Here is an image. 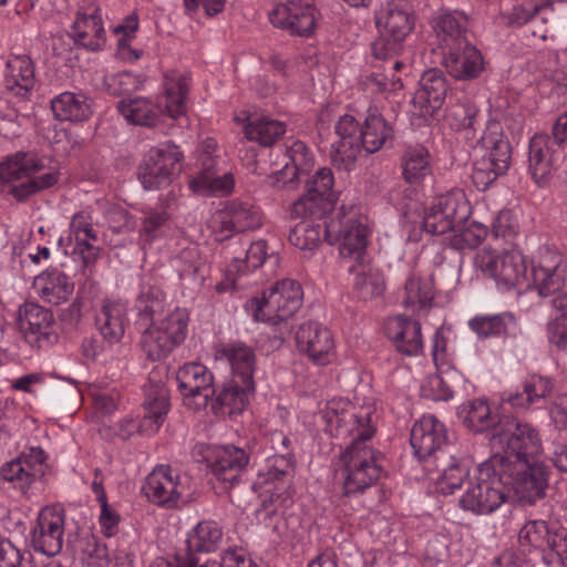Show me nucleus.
<instances>
[{"mask_svg": "<svg viewBox=\"0 0 567 567\" xmlns=\"http://www.w3.org/2000/svg\"><path fill=\"white\" fill-rule=\"evenodd\" d=\"M372 416L370 406L355 408L341 399L329 401L322 412L326 430L331 436L352 439L341 456L346 495L362 493L381 475L380 453L367 444L375 433Z\"/></svg>", "mask_w": 567, "mask_h": 567, "instance_id": "1", "label": "nucleus"}, {"mask_svg": "<svg viewBox=\"0 0 567 567\" xmlns=\"http://www.w3.org/2000/svg\"><path fill=\"white\" fill-rule=\"evenodd\" d=\"M339 141L332 144L331 158L334 165L351 169L361 150L374 153L393 137V128L375 105H370L360 123L353 115L344 114L334 125Z\"/></svg>", "mask_w": 567, "mask_h": 567, "instance_id": "2", "label": "nucleus"}, {"mask_svg": "<svg viewBox=\"0 0 567 567\" xmlns=\"http://www.w3.org/2000/svg\"><path fill=\"white\" fill-rule=\"evenodd\" d=\"M44 168L42 159L32 152L17 151L0 159V193L19 203L52 188L60 179L56 169L40 174Z\"/></svg>", "mask_w": 567, "mask_h": 567, "instance_id": "3", "label": "nucleus"}, {"mask_svg": "<svg viewBox=\"0 0 567 567\" xmlns=\"http://www.w3.org/2000/svg\"><path fill=\"white\" fill-rule=\"evenodd\" d=\"M163 87L159 105L148 97L137 96L118 101L117 111L128 123L147 127L157 123L161 113L172 118L184 115L189 78L175 71L168 72L164 78Z\"/></svg>", "mask_w": 567, "mask_h": 567, "instance_id": "4", "label": "nucleus"}, {"mask_svg": "<svg viewBox=\"0 0 567 567\" xmlns=\"http://www.w3.org/2000/svg\"><path fill=\"white\" fill-rule=\"evenodd\" d=\"M371 229L368 217L355 204H342L326 223V238L338 245L342 260L359 264L369 260L367 247Z\"/></svg>", "mask_w": 567, "mask_h": 567, "instance_id": "5", "label": "nucleus"}, {"mask_svg": "<svg viewBox=\"0 0 567 567\" xmlns=\"http://www.w3.org/2000/svg\"><path fill=\"white\" fill-rule=\"evenodd\" d=\"M489 445L492 455H499L520 467L539 461L543 453L539 431L530 423L517 419L499 420L492 431Z\"/></svg>", "mask_w": 567, "mask_h": 567, "instance_id": "6", "label": "nucleus"}, {"mask_svg": "<svg viewBox=\"0 0 567 567\" xmlns=\"http://www.w3.org/2000/svg\"><path fill=\"white\" fill-rule=\"evenodd\" d=\"M504 461L499 455H491L481 463L470 477L465 493L460 498L464 511L476 515H487L495 512L505 502V483L501 476Z\"/></svg>", "mask_w": 567, "mask_h": 567, "instance_id": "7", "label": "nucleus"}, {"mask_svg": "<svg viewBox=\"0 0 567 567\" xmlns=\"http://www.w3.org/2000/svg\"><path fill=\"white\" fill-rule=\"evenodd\" d=\"M374 21L380 35L372 44L373 56L381 61L396 58L415 27L412 7L405 0H391L375 12Z\"/></svg>", "mask_w": 567, "mask_h": 567, "instance_id": "8", "label": "nucleus"}, {"mask_svg": "<svg viewBox=\"0 0 567 567\" xmlns=\"http://www.w3.org/2000/svg\"><path fill=\"white\" fill-rule=\"evenodd\" d=\"M303 302L301 285L290 278L281 279L251 298L246 308L255 321L276 326L293 317Z\"/></svg>", "mask_w": 567, "mask_h": 567, "instance_id": "9", "label": "nucleus"}, {"mask_svg": "<svg viewBox=\"0 0 567 567\" xmlns=\"http://www.w3.org/2000/svg\"><path fill=\"white\" fill-rule=\"evenodd\" d=\"M189 313L175 307L165 316L147 326L141 333V347L152 361L165 359L181 346L188 333Z\"/></svg>", "mask_w": 567, "mask_h": 567, "instance_id": "10", "label": "nucleus"}, {"mask_svg": "<svg viewBox=\"0 0 567 567\" xmlns=\"http://www.w3.org/2000/svg\"><path fill=\"white\" fill-rule=\"evenodd\" d=\"M184 155L171 142L161 143L145 154L138 166V181L146 190L159 189L172 184L182 171Z\"/></svg>", "mask_w": 567, "mask_h": 567, "instance_id": "11", "label": "nucleus"}, {"mask_svg": "<svg viewBox=\"0 0 567 567\" xmlns=\"http://www.w3.org/2000/svg\"><path fill=\"white\" fill-rule=\"evenodd\" d=\"M470 205L460 189L435 197L424 209L423 228L432 235L454 230L467 219Z\"/></svg>", "mask_w": 567, "mask_h": 567, "instance_id": "12", "label": "nucleus"}, {"mask_svg": "<svg viewBox=\"0 0 567 567\" xmlns=\"http://www.w3.org/2000/svg\"><path fill=\"white\" fill-rule=\"evenodd\" d=\"M142 491L153 504L176 508L189 501V480L168 465H158L147 475Z\"/></svg>", "mask_w": 567, "mask_h": 567, "instance_id": "13", "label": "nucleus"}, {"mask_svg": "<svg viewBox=\"0 0 567 567\" xmlns=\"http://www.w3.org/2000/svg\"><path fill=\"white\" fill-rule=\"evenodd\" d=\"M262 221V213L259 207L249 203L230 200L212 215L208 227L216 240H224L230 238L235 233L258 229Z\"/></svg>", "mask_w": 567, "mask_h": 567, "instance_id": "14", "label": "nucleus"}, {"mask_svg": "<svg viewBox=\"0 0 567 567\" xmlns=\"http://www.w3.org/2000/svg\"><path fill=\"white\" fill-rule=\"evenodd\" d=\"M504 471L501 476L505 486L512 488L518 501L524 505H533L545 496L548 485L546 467L539 461L527 463L526 467L518 464H511V461L503 458Z\"/></svg>", "mask_w": 567, "mask_h": 567, "instance_id": "15", "label": "nucleus"}, {"mask_svg": "<svg viewBox=\"0 0 567 567\" xmlns=\"http://www.w3.org/2000/svg\"><path fill=\"white\" fill-rule=\"evenodd\" d=\"M318 18V10L307 0H280L269 12L274 27L298 37L311 35Z\"/></svg>", "mask_w": 567, "mask_h": 567, "instance_id": "16", "label": "nucleus"}, {"mask_svg": "<svg viewBox=\"0 0 567 567\" xmlns=\"http://www.w3.org/2000/svg\"><path fill=\"white\" fill-rule=\"evenodd\" d=\"M45 453L41 447L32 446L18 457L0 467V476L23 495H29L32 484L43 475Z\"/></svg>", "mask_w": 567, "mask_h": 567, "instance_id": "17", "label": "nucleus"}, {"mask_svg": "<svg viewBox=\"0 0 567 567\" xmlns=\"http://www.w3.org/2000/svg\"><path fill=\"white\" fill-rule=\"evenodd\" d=\"M295 340L298 350L316 364L326 365L336 358L332 333L319 322L301 323L296 331Z\"/></svg>", "mask_w": 567, "mask_h": 567, "instance_id": "18", "label": "nucleus"}, {"mask_svg": "<svg viewBox=\"0 0 567 567\" xmlns=\"http://www.w3.org/2000/svg\"><path fill=\"white\" fill-rule=\"evenodd\" d=\"M333 174L330 168H320L307 184L306 194L292 205L296 216L315 215L329 210L337 200L333 190Z\"/></svg>", "mask_w": 567, "mask_h": 567, "instance_id": "19", "label": "nucleus"}, {"mask_svg": "<svg viewBox=\"0 0 567 567\" xmlns=\"http://www.w3.org/2000/svg\"><path fill=\"white\" fill-rule=\"evenodd\" d=\"M566 271L567 267L559 251L540 247L533 265V285L540 296H550L565 285Z\"/></svg>", "mask_w": 567, "mask_h": 567, "instance_id": "20", "label": "nucleus"}, {"mask_svg": "<svg viewBox=\"0 0 567 567\" xmlns=\"http://www.w3.org/2000/svg\"><path fill=\"white\" fill-rule=\"evenodd\" d=\"M52 324L53 316L48 309L33 302H25L20 307L18 326L30 346L44 348L55 343L58 336L53 332Z\"/></svg>", "mask_w": 567, "mask_h": 567, "instance_id": "21", "label": "nucleus"}, {"mask_svg": "<svg viewBox=\"0 0 567 567\" xmlns=\"http://www.w3.org/2000/svg\"><path fill=\"white\" fill-rule=\"evenodd\" d=\"M64 512L60 508L44 507L33 527L31 542L34 550L47 556H55L63 547Z\"/></svg>", "mask_w": 567, "mask_h": 567, "instance_id": "22", "label": "nucleus"}, {"mask_svg": "<svg viewBox=\"0 0 567 567\" xmlns=\"http://www.w3.org/2000/svg\"><path fill=\"white\" fill-rule=\"evenodd\" d=\"M176 381L187 405L192 404V400H197L196 408H204L215 393L213 373L200 362L182 365L176 373Z\"/></svg>", "mask_w": 567, "mask_h": 567, "instance_id": "23", "label": "nucleus"}, {"mask_svg": "<svg viewBox=\"0 0 567 567\" xmlns=\"http://www.w3.org/2000/svg\"><path fill=\"white\" fill-rule=\"evenodd\" d=\"M75 43L90 50H100L105 43L101 10L93 0H83L71 25Z\"/></svg>", "mask_w": 567, "mask_h": 567, "instance_id": "24", "label": "nucleus"}, {"mask_svg": "<svg viewBox=\"0 0 567 567\" xmlns=\"http://www.w3.org/2000/svg\"><path fill=\"white\" fill-rule=\"evenodd\" d=\"M35 66L28 55H10L3 72L6 94L18 101L30 100L35 89Z\"/></svg>", "mask_w": 567, "mask_h": 567, "instance_id": "25", "label": "nucleus"}, {"mask_svg": "<svg viewBox=\"0 0 567 567\" xmlns=\"http://www.w3.org/2000/svg\"><path fill=\"white\" fill-rule=\"evenodd\" d=\"M410 442L414 455L424 461L446 445V427L434 415H423L412 426Z\"/></svg>", "mask_w": 567, "mask_h": 567, "instance_id": "26", "label": "nucleus"}, {"mask_svg": "<svg viewBox=\"0 0 567 567\" xmlns=\"http://www.w3.org/2000/svg\"><path fill=\"white\" fill-rule=\"evenodd\" d=\"M443 65L446 72L460 81L476 79L484 70L481 51L470 42L443 51Z\"/></svg>", "mask_w": 567, "mask_h": 567, "instance_id": "27", "label": "nucleus"}, {"mask_svg": "<svg viewBox=\"0 0 567 567\" xmlns=\"http://www.w3.org/2000/svg\"><path fill=\"white\" fill-rule=\"evenodd\" d=\"M267 257V244L264 240L251 243L247 249L231 258L225 270L224 280L217 286L218 291L241 288L240 278L259 268Z\"/></svg>", "mask_w": 567, "mask_h": 567, "instance_id": "28", "label": "nucleus"}, {"mask_svg": "<svg viewBox=\"0 0 567 567\" xmlns=\"http://www.w3.org/2000/svg\"><path fill=\"white\" fill-rule=\"evenodd\" d=\"M69 239L74 240L73 254L81 258L83 266L85 268L94 266L100 256V249L95 246L97 234L89 213L79 212L73 215Z\"/></svg>", "mask_w": 567, "mask_h": 567, "instance_id": "29", "label": "nucleus"}, {"mask_svg": "<svg viewBox=\"0 0 567 567\" xmlns=\"http://www.w3.org/2000/svg\"><path fill=\"white\" fill-rule=\"evenodd\" d=\"M214 357L230 367L233 379L254 381L256 354L251 347L241 341L221 342L215 346Z\"/></svg>", "mask_w": 567, "mask_h": 567, "instance_id": "30", "label": "nucleus"}, {"mask_svg": "<svg viewBox=\"0 0 567 567\" xmlns=\"http://www.w3.org/2000/svg\"><path fill=\"white\" fill-rule=\"evenodd\" d=\"M144 416L141 429L148 433H156L165 421L169 410V394L164 383L152 379L144 385Z\"/></svg>", "mask_w": 567, "mask_h": 567, "instance_id": "31", "label": "nucleus"}, {"mask_svg": "<svg viewBox=\"0 0 567 567\" xmlns=\"http://www.w3.org/2000/svg\"><path fill=\"white\" fill-rule=\"evenodd\" d=\"M386 333L396 349L406 355H417L423 351V338L419 321L396 316L386 322Z\"/></svg>", "mask_w": 567, "mask_h": 567, "instance_id": "32", "label": "nucleus"}, {"mask_svg": "<svg viewBox=\"0 0 567 567\" xmlns=\"http://www.w3.org/2000/svg\"><path fill=\"white\" fill-rule=\"evenodd\" d=\"M127 321V305L122 300L112 299H107L102 303L95 319L101 336L110 344L121 341L125 333Z\"/></svg>", "mask_w": 567, "mask_h": 567, "instance_id": "33", "label": "nucleus"}, {"mask_svg": "<svg viewBox=\"0 0 567 567\" xmlns=\"http://www.w3.org/2000/svg\"><path fill=\"white\" fill-rule=\"evenodd\" d=\"M554 381L550 378L530 374L522 383V391L508 393L504 402L513 408L528 410L544 403L553 394Z\"/></svg>", "mask_w": 567, "mask_h": 567, "instance_id": "34", "label": "nucleus"}, {"mask_svg": "<svg viewBox=\"0 0 567 567\" xmlns=\"http://www.w3.org/2000/svg\"><path fill=\"white\" fill-rule=\"evenodd\" d=\"M255 391L254 381L230 379L217 394L214 412L217 415L241 413L248 405L249 395Z\"/></svg>", "mask_w": 567, "mask_h": 567, "instance_id": "35", "label": "nucleus"}, {"mask_svg": "<svg viewBox=\"0 0 567 567\" xmlns=\"http://www.w3.org/2000/svg\"><path fill=\"white\" fill-rule=\"evenodd\" d=\"M248 462L249 456L243 449L223 445L214 451L212 471L219 481L234 485L239 481L240 472Z\"/></svg>", "mask_w": 567, "mask_h": 567, "instance_id": "36", "label": "nucleus"}, {"mask_svg": "<svg viewBox=\"0 0 567 567\" xmlns=\"http://www.w3.org/2000/svg\"><path fill=\"white\" fill-rule=\"evenodd\" d=\"M223 528L219 524L212 519L198 522L188 533L186 546L188 553V565L195 564L193 555L196 553H214L218 549L223 542Z\"/></svg>", "mask_w": 567, "mask_h": 567, "instance_id": "37", "label": "nucleus"}, {"mask_svg": "<svg viewBox=\"0 0 567 567\" xmlns=\"http://www.w3.org/2000/svg\"><path fill=\"white\" fill-rule=\"evenodd\" d=\"M433 30L443 51L468 42L466 39L467 17L461 11L440 13L434 19Z\"/></svg>", "mask_w": 567, "mask_h": 567, "instance_id": "38", "label": "nucleus"}, {"mask_svg": "<svg viewBox=\"0 0 567 567\" xmlns=\"http://www.w3.org/2000/svg\"><path fill=\"white\" fill-rule=\"evenodd\" d=\"M480 147L486 153V159L496 166V171L505 173L511 164V145L505 138L498 122H488L478 141Z\"/></svg>", "mask_w": 567, "mask_h": 567, "instance_id": "39", "label": "nucleus"}, {"mask_svg": "<svg viewBox=\"0 0 567 567\" xmlns=\"http://www.w3.org/2000/svg\"><path fill=\"white\" fill-rule=\"evenodd\" d=\"M33 288L42 300L60 305L72 295L74 285L65 274L58 269H51L34 278Z\"/></svg>", "mask_w": 567, "mask_h": 567, "instance_id": "40", "label": "nucleus"}, {"mask_svg": "<svg viewBox=\"0 0 567 567\" xmlns=\"http://www.w3.org/2000/svg\"><path fill=\"white\" fill-rule=\"evenodd\" d=\"M559 155L551 152L544 136H534L529 142L528 168L533 179L545 184L557 167Z\"/></svg>", "mask_w": 567, "mask_h": 567, "instance_id": "41", "label": "nucleus"}, {"mask_svg": "<svg viewBox=\"0 0 567 567\" xmlns=\"http://www.w3.org/2000/svg\"><path fill=\"white\" fill-rule=\"evenodd\" d=\"M468 328L478 339L498 338L515 332L517 321L515 316L508 311L496 315H477L468 320Z\"/></svg>", "mask_w": 567, "mask_h": 567, "instance_id": "42", "label": "nucleus"}, {"mask_svg": "<svg viewBox=\"0 0 567 567\" xmlns=\"http://www.w3.org/2000/svg\"><path fill=\"white\" fill-rule=\"evenodd\" d=\"M518 547L524 554L545 551L555 545V535L544 519H529L518 532Z\"/></svg>", "mask_w": 567, "mask_h": 567, "instance_id": "43", "label": "nucleus"}, {"mask_svg": "<svg viewBox=\"0 0 567 567\" xmlns=\"http://www.w3.org/2000/svg\"><path fill=\"white\" fill-rule=\"evenodd\" d=\"M166 295L158 288H144L138 295L135 309L137 312L136 324L144 330L147 326L154 323L166 315Z\"/></svg>", "mask_w": 567, "mask_h": 567, "instance_id": "44", "label": "nucleus"}, {"mask_svg": "<svg viewBox=\"0 0 567 567\" xmlns=\"http://www.w3.org/2000/svg\"><path fill=\"white\" fill-rule=\"evenodd\" d=\"M287 155L290 162H287L280 171L268 177V183L274 187L280 188L292 183L298 173L307 169L310 165L309 150L301 141L293 142L289 146Z\"/></svg>", "mask_w": 567, "mask_h": 567, "instance_id": "45", "label": "nucleus"}, {"mask_svg": "<svg viewBox=\"0 0 567 567\" xmlns=\"http://www.w3.org/2000/svg\"><path fill=\"white\" fill-rule=\"evenodd\" d=\"M353 274V288L361 299L378 297L384 291V278L379 269L372 267L369 260L353 264L349 267Z\"/></svg>", "mask_w": 567, "mask_h": 567, "instance_id": "46", "label": "nucleus"}, {"mask_svg": "<svg viewBox=\"0 0 567 567\" xmlns=\"http://www.w3.org/2000/svg\"><path fill=\"white\" fill-rule=\"evenodd\" d=\"M51 110L60 121L81 122L91 115L87 97L81 93L63 92L51 101Z\"/></svg>", "mask_w": 567, "mask_h": 567, "instance_id": "47", "label": "nucleus"}, {"mask_svg": "<svg viewBox=\"0 0 567 567\" xmlns=\"http://www.w3.org/2000/svg\"><path fill=\"white\" fill-rule=\"evenodd\" d=\"M502 274L498 276V288H523L528 286L527 265L522 251L509 249L503 251Z\"/></svg>", "mask_w": 567, "mask_h": 567, "instance_id": "48", "label": "nucleus"}, {"mask_svg": "<svg viewBox=\"0 0 567 567\" xmlns=\"http://www.w3.org/2000/svg\"><path fill=\"white\" fill-rule=\"evenodd\" d=\"M145 78L131 71L104 72L97 74L95 84L111 95L131 94L144 86Z\"/></svg>", "mask_w": 567, "mask_h": 567, "instance_id": "49", "label": "nucleus"}, {"mask_svg": "<svg viewBox=\"0 0 567 567\" xmlns=\"http://www.w3.org/2000/svg\"><path fill=\"white\" fill-rule=\"evenodd\" d=\"M458 416L473 432L481 433L497 425L496 415L492 413L488 402L484 399H474L458 409Z\"/></svg>", "mask_w": 567, "mask_h": 567, "instance_id": "50", "label": "nucleus"}, {"mask_svg": "<svg viewBox=\"0 0 567 567\" xmlns=\"http://www.w3.org/2000/svg\"><path fill=\"white\" fill-rule=\"evenodd\" d=\"M286 123L268 116H262L245 125V136L261 146L274 145L286 133Z\"/></svg>", "mask_w": 567, "mask_h": 567, "instance_id": "51", "label": "nucleus"}, {"mask_svg": "<svg viewBox=\"0 0 567 567\" xmlns=\"http://www.w3.org/2000/svg\"><path fill=\"white\" fill-rule=\"evenodd\" d=\"M402 168L403 177L409 184H420L432 172L429 151L422 145L406 148Z\"/></svg>", "mask_w": 567, "mask_h": 567, "instance_id": "52", "label": "nucleus"}, {"mask_svg": "<svg viewBox=\"0 0 567 567\" xmlns=\"http://www.w3.org/2000/svg\"><path fill=\"white\" fill-rule=\"evenodd\" d=\"M176 197V193L171 190L167 193L165 199H159L157 207H150L144 209V217L142 218V225L140 229V237L143 240L150 243L157 237L158 231L169 218V214L167 213L169 202H175Z\"/></svg>", "mask_w": 567, "mask_h": 567, "instance_id": "53", "label": "nucleus"}, {"mask_svg": "<svg viewBox=\"0 0 567 567\" xmlns=\"http://www.w3.org/2000/svg\"><path fill=\"white\" fill-rule=\"evenodd\" d=\"M386 62L389 66L384 69L383 73L373 72L365 78L363 86L367 92L388 96L402 87L401 79L393 75V72L403 66L402 62L394 58Z\"/></svg>", "mask_w": 567, "mask_h": 567, "instance_id": "54", "label": "nucleus"}, {"mask_svg": "<svg viewBox=\"0 0 567 567\" xmlns=\"http://www.w3.org/2000/svg\"><path fill=\"white\" fill-rule=\"evenodd\" d=\"M477 115V106L465 96L450 105L446 111V120L456 131L474 128Z\"/></svg>", "mask_w": 567, "mask_h": 567, "instance_id": "55", "label": "nucleus"}, {"mask_svg": "<svg viewBox=\"0 0 567 567\" xmlns=\"http://www.w3.org/2000/svg\"><path fill=\"white\" fill-rule=\"evenodd\" d=\"M404 303L412 307H426L433 300V286L429 278L410 276L405 282Z\"/></svg>", "mask_w": 567, "mask_h": 567, "instance_id": "56", "label": "nucleus"}, {"mask_svg": "<svg viewBox=\"0 0 567 567\" xmlns=\"http://www.w3.org/2000/svg\"><path fill=\"white\" fill-rule=\"evenodd\" d=\"M320 240V226L308 220L298 223L289 233L290 244L301 250H312L317 248Z\"/></svg>", "mask_w": 567, "mask_h": 567, "instance_id": "57", "label": "nucleus"}, {"mask_svg": "<svg viewBox=\"0 0 567 567\" xmlns=\"http://www.w3.org/2000/svg\"><path fill=\"white\" fill-rule=\"evenodd\" d=\"M432 357L437 372L445 373L446 377L451 378L458 377L454 357L447 349V341L439 331L435 332L432 340Z\"/></svg>", "mask_w": 567, "mask_h": 567, "instance_id": "58", "label": "nucleus"}, {"mask_svg": "<svg viewBox=\"0 0 567 567\" xmlns=\"http://www.w3.org/2000/svg\"><path fill=\"white\" fill-rule=\"evenodd\" d=\"M503 252L495 249L483 248L480 249L474 258V266L482 272L484 277L492 278L498 287V276L502 274Z\"/></svg>", "mask_w": 567, "mask_h": 567, "instance_id": "59", "label": "nucleus"}, {"mask_svg": "<svg viewBox=\"0 0 567 567\" xmlns=\"http://www.w3.org/2000/svg\"><path fill=\"white\" fill-rule=\"evenodd\" d=\"M487 236V228L481 223L471 221L465 228L456 231L451 238L453 248L462 250L466 248H475Z\"/></svg>", "mask_w": 567, "mask_h": 567, "instance_id": "60", "label": "nucleus"}, {"mask_svg": "<svg viewBox=\"0 0 567 567\" xmlns=\"http://www.w3.org/2000/svg\"><path fill=\"white\" fill-rule=\"evenodd\" d=\"M492 234L496 239L502 238L505 243L513 245L519 235V223L516 214L508 209L501 210L493 221Z\"/></svg>", "mask_w": 567, "mask_h": 567, "instance_id": "61", "label": "nucleus"}, {"mask_svg": "<svg viewBox=\"0 0 567 567\" xmlns=\"http://www.w3.org/2000/svg\"><path fill=\"white\" fill-rule=\"evenodd\" d=\"M454 379L440 372L427 377L421 388L423 396L433 401H449L453 398V389L450 382Z\"/></svg>", "mask_w": 567, "mask_h": 567, "instance_id": "62", "label": "nucleus"}, {"mask_svg": "<svg viewBox=\"0 0 567 567\" xmlns=\"http://www.w3.org/2000/svg\"><path fill=\"white\" fill-rule=\"evenodd\" d=\"M419 90L430 96L434 105H443L447 92L446 79L439 71H429L422 76Z\"/></svg>", "mask_w": 567, "mask_h": 567, "instance_id": "63", "label": "nucleus"}, {"mask_svg": "<svg viewBox=\"0 0 567 567\" xmlns=\"http://www.w3.org/2000/svg\"><path fill=\"white\" fill-rule=\"evenodd\" d=\"M468 476V470L465 465L455 463L443 470L437 480L436 487L442 494H452L460 488L464 478Z\"/></svg>", "mask_w": 567, "mask_h": 567, "instance_id": "64", "label": "nucleus"}]
</instances>
